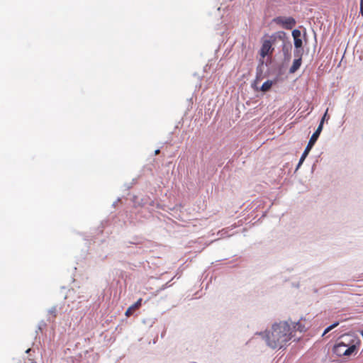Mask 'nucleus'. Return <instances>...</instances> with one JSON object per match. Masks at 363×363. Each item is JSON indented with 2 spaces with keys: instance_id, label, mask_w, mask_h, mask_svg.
<instances>
[{
  "instance_id": "obj_1",
  "label": "nucleus",
  "mask_w": 363,
  "mask_h": 363,
  "mask_svg": "<svg viewBox=\"0 0 363 363\" xmlns=\"http://www.w3.org/2000/svg\"><path fill=\"white\" fill-rule=\"evenodd\" d=\"M292 337L293 330L286 322L273 325L272 330L265 336L268 346L273 349L283 347Z\"/></svg>"
},
{
  "instance_id": "obj_2",
  "label": "nucleus",
  "mask_w": 363,
  "mask_h": 363,
  "mask_svg": "<svg viewBox=\"0 0 363 363\" xmlns=\"http://www.w3.org/2000/svg\"><path fill=\"white\" fill-rule=\"evenodd\" d=\"M359 337L353 333L341 335L333 348V352L338 357H350L356 354L360 345Z\"/></svg>"
},
{
  "instance_id": "obj_3",
  "label": "nucleus",
  "mask_w": 363,
  "mask_h": 363,
  "mask_svg": "<svg viewBox=\"0 0 363 363\" xmlns=\"http://www.w3.org/2000/svg\"><path fill=\"white\" fill-rule=\"evenodd\" d=\"M286 39V33L284 31H278L273 33L268 40H264L262 43L261 49H260V55L262 57H266L267 55H272L274 48H272V45L276 43L277 40H281L283 43L285 42Z\"/></svg>"
},
{
  "instance_id": "obj_4",
  "label": "nucleus",
  "mask_w": 363,
  "mask_h": 363,
  "mask_svg": "<svg viewBox=\"0 0 363 363\" xmlns=\"http://www.w3.org/2000/svg\"><path fill=\"white\" fill-rule=\"evenodd\" d=\"M321 131H322V124H319L318 128L316 129V130L313 133L312 136L311 137V138L308 143V145L300 158L297 168H298L302 164L303 161L305 160L306 157L308 155L311 148L313 147V146L315 143L316 140H318Z\"/></svg>"
},
{
  "instance_id": "obj_5",
  "label": "nucleus",
  "mask_w": 363,
  "mask_h": 363,
  "mask_svg": "<svg viewBox=\"0 0 363 363\" xmlns=\"http://www.w3.org/2000/svg\"><path fill=\"white\" fill-rule=\"evenodd\" d=\"M273 21L282 28L291 30L296 26V20L293 17L278 16L273 19Z\"/></svg>"
},
{
  "instance_id": "obj_6",
  "label": "nucleus",
  "mask_w": 363,
  "mask_h": 363,
  "mask_svg": "<svg viewBox=\"0 0 363 363\" xmlns=\"http://www.w3.org/2000/svg\"><path fill=\"white\" fill-rule=\"evenodd\" d=\"M142 301H143V299L140 298H139L135 303H133V305H131L125 311V315L127 316V317H129L130 316L133 312L138 309L141 305H142Z\"/></svg>"
},
{
  "instance_id": "obj_7",
  "label": "nucleus",
  "mask_w": 363,
  "mask_h": 363,
  "mask_svg": "<svg viewBox=\"0 0 363 363\" xmlns=\"http://www.w3.org/2000/svg\"><path fill=\"white\" fill-rule=\"evenodd\" d=\"M302 62L301 57H299L298 59H295L293 62L291 67L289 69L290 73L296 72L301 67Z\"/></svg>"
},
{
  "instance_id": "obj_8",
  "label": "nucleus",
  "mask_w": 363,
  "mask_h": 363,
  "mask_svg": "<svg viewBox=\"0 0 363 363\" xmlns=\"http://www.w3.org/2000/svg\"><path fill=\"white\" fill-rule=\"evenodd\" d=\"M273 85V82L272 80H267L263 83L261 86V91L265 92L269 91Z\"/></svg>"
},
{
  "instance_id": "obj_9",
  "label": "nucleus",
  "mask_w": 363,
  "mask_h": 363,
  "mask_svg": "<svg viewBox=\"0 0 363 363\" xmlns=\"http://www.w3.org/2000/svg\"><path fill=\"white\" fill-rule=\"evenodd\" d=\"M339 325V323L338 322H336L335 323H333V325L328 326L323 332V336H324L325 334H327L328 333H329L330 330H332L333 328H335V327H337V325Z\"/></svg>"
},
{
  "instance_id": "obj_10",
  "label": "nucleus",
  "mask_w": 363,
  "mask_h": 363,
  "mask_svg": "<svg viewBox=\"0 0 363 363\" xmlns=\"http://www.w3.org/2000/svg\"><path fill=\"white\" fill-rule=\"evenodd\" d=\"M294 329L295 330H298L300 332H302L305 330L304 325H303L301 323H296L295 325H294Z\"/></svg>"
},
{
  "instance_id": "obj_11",
  "label": "nucleus",
  "mask_w": 363,
  "mask_h": 363,
  "mask_svg": "<svg viewBox=\"0 0 363 363\" xmlns=\"http://www.w3.org/2000/svg\"><path fill=\"white\" fill-rule=\"evenodd\" d=\"M17 363H35L33 359L30 358H21L18 359Z\"/></svg>"
},
{
  "instance_id": "obj_12",
  "label": "nucleus",
  "mask_w": 363,
  "mask_h": 363,
  "mask_svg": "<svg viewBox=\"0 0 363 363\" xmlns=\"http://www.w3.org/2000/svg\"><path fill=\"white\" fill-rule=\"evenodd\" d=\"M302 44H303L302 40L300 38L294 39L295 48H299L302 47Z\"/></svg>"
},
{
  "instance_id": "obj_13",
  "label": "nucleus",
  "mask_w": 363,
  "mask_h": 363,
  "mask_svg": "<svg viewBox=\"0 0 363 363\" xmlns=\"http://www.w3.org/2000/svg\"><path fill=\"white\" fill-rule=\"evenodd\" d=\"M292 35L294 37V39H296L300 38L301 32L298 30H294L292 31Z\"/></svg>"
},
{
  "instance_id": "obj_14",
  "label": "nucleus",
  "mask_w": 363,
  "mask_h": 363,
  "mask_svg": "<svg viewBox=\"0 0 363 363\" xmlns=\"http://www.w3.org/2000/svg\"><path fill=\"white\" fill-rule=\"evenodd\" d=\"M327 112H328V110H327V111H326V112L325 113V114H324L323 117L322 118L321 121H320V124H322V125H323V123H324L325 119H326Z\"/></svg>"
},
{
  "instance_id": "obj_15",
  "label": "nucleus",
  "mask_w": 363,
  "mask_h": 363,
  "mask_svg": "<svg viewBox=\"0 0 363 363\" xmlns=\"http://www.w3.org/2000/svg\"><path fill=\"white\" fill-rule=\"evenodd\" d=\"M360 13L363 16V0L360 1Z\"/></svg>"
},
{
  "instance_id": "obj_16",
  "label": "nucleus",
  "mask_w": 363,
  "mask_h": 363,
  "mask_svg": "<svg viewBox=\"0 0 363 363\" xmlns=\"http://www.w3.org/2000/svg\"><path fill=\"white\" fill-rule=\"evenodd\" d=\"M160 150H156L155 152V155H158L160 153Z\"/></svg>"
},
{
  "instance_id": "obj_17",
  "label": "nucleus",
  "mask_w": 363,
  "mask_h": 363,
  "mask_svg": "<svg viewBox=\"0 0 363 363\" xmlns=\"http://www.w3.org/2000/svg\"><path fill=\"white\" fill-rule=\"evenodd\" d=\"M30 350V349H28V350H26V352H28Z\"/></svg>"
}]
</instances>
